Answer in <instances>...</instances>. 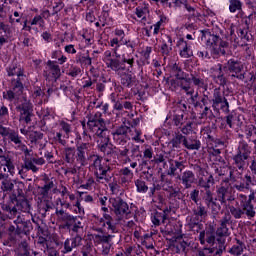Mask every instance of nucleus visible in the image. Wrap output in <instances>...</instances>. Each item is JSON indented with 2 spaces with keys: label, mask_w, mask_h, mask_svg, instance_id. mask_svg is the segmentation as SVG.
Segmentation results:
<instances>
[{
  "label": "nucleus",
  "mask_w": 256,
  "mask_h": 256,
  "mask_svg": "<svg viewBox=\"0 0 256 256\" xmlns=\"http://www.w3.org/2000/svg\"><path fill=\"white\" fill-rule=\"evenodd\" d=\"M205 202L208 207H211V205H215L213 201V194L209 190L206 191Z\"/></svg>",
  "instance_id": "obj_53"
},
{
  "label": "nucleus",
  "mask_w": 256,
  "mask_h": 256,
  "mask_svg": "<svg viewBox=\"0 0 256 256\" xmlns=\"http://www.w3.org/2000/svg\"><path fill=\"white\" fill-rule=\"evenodd\" d=\"M28 138L30 139L31 143H37L39 139H43V133L37 131H30L28 134Z\"/></svg>",
  "instance_id": "obj_42"
},
{
  "label": "nucleus",
  "mask_w": 256,
  "mask_h": 256,
  "mask_svg": "<svg viewBox=\"0 0 256 256\" xmlns=\"http://www.w3.org/2000/svg\"><path fill=\"white\" fill-rule=\"evenodd\" d=\"M171 51H173L172 46L167 45L165 42L161 45V53L163 57H169Z\"/></svg>",
  "instance_id": "obj_48"
},
{
  "label": "nucleus",
  "mask_w": 256,
  "mask_h": 256,
  "mask_svg": "<svg viewBox=\"0 0 256 256\" xmlns=\"http://www.w3.org/2000/svg\"><path fill=\"white\" fill-rule=\"evenodd\" d=\"M243 8V3L240 0H229V11L230 13H237Z\"/></svg>",
  "instance_id": "obj_36"
},
{
  "label": "nucleus",
  "mask_w": 256,
  "mask_h": 256,
  "mask_svg": "<svg viewBox=\"0 0 256 256\" xmlns=\"http://www.w3.org/2000/svg\"><path fill=\"white\" fill-rule=\"evenodd\" d=\"M153 49L150 46H147L143 51H142V57L149 63V59L151 58V52Z\"/></svg>",
  "instance_id": "obj_55"
},
{
  "label": "nucleus",
  "mask_w": 256,
  "mask_h": 256,
  "mask_svg": "<svg viewBox=\"0 0 256 256\" xmlns=\"http://www.w3.org/2000/svg\"><path fill=\"white\" fill-rule=\"evenodd\" d=\"M176 45L180 49V52H179L180 57H182L183 59H189V57H193V50L191 49V46H189L187 41H185V39L180 38L177 41Z\"/></svg>",
  "instance_id": "obj_18"
},
{
  "label": "nucleus",
  "mask_w": 256,
  "mask_h": 256,
  "mask_svg": "<svg viewBox=\"0 0 256 256\" xmlns=\"http://www.w3.org/2000/svg\"><path fill=\"white\" fill-rule=\"evenodd\" d=\"M251 155V147L248 144L242 143L238 147V153L234 156V162L237 168L243 169L247 165V159Z\"/></svg>",
  "instance_id": "obj_10"
},
{
  "label": "nucleus",
  "mask_w": 256,
  "mask_h": 256,
  "mask_svg": "<svg viewBox=\"0 0 256 256\" xmlns=\"http://www.w3.org/2000/svg\"><path fill=\"white\" fill-rule=\"evenodd\" d=\"M7 74L9 77H14V75H16L18 80L13 90L3 92V98L7 99V101H17L21 99V96L23 95V80L25 79L23 69L15 64H11L7 68Z\"/></svg>",
  "instance_id": "obj_3"
},
{
  "label": "nucleus",
  "mask_w": 256,
  "mask_h": 256,
  "mask_svg": "<svg viewBox=\"0 0 256 256\" xmlns=\"http://www.w3.org/2000/svg\"><path fill=\"white\" fill-rule=\"evenodd\" d=\"M102 59L105 65L109 69H112V71H119V69H121V62L113 56L111 50H106Z\"/></svg>",
  "instance_id": "obj_14"
},
{
  "label": "nucleus",
  "mask_w": 256,
  "mask_h": 256,
  "mask_svg": "<svg viewBox=\"0 0 256 256\" xmlns=\"http://www.w3.org/2000/svg\"><path fill=\"white\" fill-rule=\"evenodd\" d=\"M168 163H169V169H168L167 175L174 177L177 169H180V171H183V168H181V167H183V162H179L177 160L170 159L168 161Z\"/></svg>",
  "instance_id": "obj_27"
},
{
  "label": "nucleus",
  "mask_w": 256,
  "mask_h": 256,
  "mask_svg": "<svg viewBox=\"0 0 256 256\" xmlns=\"http://www.w3.org/2000/svg\"><path fill=\"white\" fill-rule=\"evenodd\" d=\"M87 127L93 133L94 139L102 153L109 155V135L111 132L105 126V121L101 118V113H96L88 119Z\"/></svg>",
  "instance_id": "obj_2"
},
{
  "label": "nucleus",
  "mask_w": 256,
  "mask_h": 256,
  "mask_svg": "<svg viewBox=\"0 0 256 256\" xmlns=\"http://www.w3.org/2000/svg\"><path fill=\"white\" fill-rule=\"evenodd\" d=\"M135 185L138 193H147L149 189V187H147V184H145V181L143 180H136Z\"/></svg>",
  "instance_id": "obj_40"
},
{
  "label": "nucleus",
  "mask_w": 256,
  "mask_h": 256,
  "mask_svg": "<svg viewBox=\"0 0 256 256\" xmlns=\"http://www.w3.org/2000/svg\"><path fill=\"white\" fill-rule=\"evenodd\" d=\"M242 209L245 213V215L248 217V219H253L255 217L256 212H255V207L253 206L252 203L249 202H241Z\"/></svg>",
  "instance_id": "obj_30"
},
{
  "label": "nucleus",
  "mask_w": 256,
  "mask_h": 256,
  "mask_svg": "<svg viewBox=\"0 0 256 256\" xmlns=\"http://www.w3.org/2000/svg\"><path fill=\"white\" fill-rule=\"evenodd\" d=\"M79 243H81L80 237L66 239L64 242L65 253H70V251H73L74 247H77V245H79Z\"/></svg>",
  "instance_id": "obj_28"
},
{
  "label": "nucleus",
  "mask_w": 256,
  "mask_h": 256,
  "mask_svg": "<svg viewBox=\"0 0 256 256\" xmlns=\"http://www.w3.org/2000/svg\"><path fill=\"white\" fill-rule=\"evenodd\" d=\"M184 142H185V136L178 134L172 140V145H173V147H175L177 149V148H179V145H181V143L183 144Z\"/></svg>",
  "instance_id": "obj_47"
},
{
  "label": "nucleus",
  "mask_w": 256,
  "mask_h": 256,
  "mask_svg": "<svg viewBox=\"0 0 256 256\" xmlns=\"http://www.w3.org/2000/svg\"><path fill=\"white\" fill-rule=\"evenodd\" d=\"M70 202L66 204L67 209L79 217L85 215V208L81 206V200L75 196V194H68Z\"/></svg>",
  "instance_id": "obj_12"
},
{
  "label": "nucleus",
  "mask_w": 256,
  "mask_h": 256,
  "mask_svg": "<svg viewBox=\"0 0 256 256\" xmlns=\"http://www.w3.org/2000/svg\"><path fill=\"white\" fill-rule=\"evenodd\" d=\"M91 151V143L85 142L80 144L75 151V148L66 149V159L68 163L72 161H76L80 163V165H87V153Z\"/></svg>",
  "instance_id": "obj_6"
},
{
  "label": "nucleus",
  "mask_w": 256,
  "mask_h": 256,
  "mask_svg": "<svg viewBox=\"0 0 256 256\" xmlns=\"http://www.w3.org/2000/svg\"><path fill=\"white\" fill-rule=\"evenodd\" d=\"M165 219H167V215H165V211H164V214H159V213H156L153 217H152V223L153 225H161V222L162 223H165Z\"/></svg>",
  "instance_id": "obj_39"
},
{
  "label": "nucleus",
  "mask_w": 256,
  "mask_h": 256,
  "mask_svg": "<svg viewBox=\"0 0 256 256\" xmlns=\"http://www.w3.org/2000/svg\"><path fill=\"white\" fill-rule=\"evenodd\" d=\"M212 103H213L212 106L214 107V109H217V107L221 105L222 111L224 113H229V102L227 101V98L221 95V92L219 90L214 91Z\"/></svg>",
  "instance_id": "obj_15"
},
{
  "label": "nucleus",
  "mask_w": 256,
  "mask_h": 256,
  "mask_svg": "<svg viewBox=\"0 0 256 256\" xmlns=\"http://www.w3.org/2000/svg\"><path fill=\"white\" fill-rule=\"evenodd\" d=\"M83 39L85 40L86 45H91V43H93V32L91 30H86L83 34H82Z\"/></svg>",
  "instance_id": "obj_45"
},
{
  "label": "nucleus",
  "mask_w": 256,
  "mask_h": 256,
  "mask_svg": "<svg viewBox=\"0 0 256 256\" xmlns=\"http://www.w3.org/2000/svg\"><path fill=\"white\" fill-rule=\"evenodd\" d=\"M227 223H229V219L224 218L221 221L220 227L216 230V235L218 237H229V228H227Z\"/></svg>",
  "instance_id": "obj_29"
},
{
  "label": "nucleus",
  "mask_w": 256,
  "mask_h": 256,
  "mask_svg": "<svg viewBox=\"0 0 256 256\" xmlns=\"http://www.w3.org/2000/svg\"><path fill=\"white\" fill-rule=\"evenodd\" d=\"M173 122L176 127H179V125H183V114L181 115H175L173 117Z\"/></svg>",
  "instance_id": "obj_61"
},
{
  "label": "nucleus",
  "mask_w": 256,
  "mask_h": 256,
  "mask_svg": "<svg viewBox=\"0 0 256 256\" xmlns=\"http://www.w3.org/2000/svg\"><path fill=\"white\" fill-rule=\"evenodd\" d=\"M195 181V174H193L191 171H185L182 174V183L185 185L186 189H189L191 187V184Z\"/></svg>",
  "instance_id": "obj_31"
},
{
  "label": "nucleus",
  "mask_w": 256,
  "mask_h": 256,
  "mask_svg": "<svg viewBox=\"0 0 256 256\" xmlns=\"http://www.w3.org/2000/svg\"><path fill=\"white\" fill-rule=\"evenodd\" d=\"M44 75L46 79H52L54 81H57L59 77H61V68H59V65H57L56 62L48 61L46 70L44 71Z\"/></svg>",
  "instance_id": "obj_13"
},
{
  "label": "nucleus",
  "mask_w": 256,
  "mask_h": 256,
  "mask_svg": "<svg viewBox=\"0 0 256 256\" xmlns=\"http://www.w3.org/2000/svg\"><path fill=\"white\" fill-rule=\"evenodd\" d=\"M229 253H231V255H236V256H239L243 253V244L241 243H238V245H234Z\"/></svg>",
  "instance_id": "obj_46"
},
{
  "label": "nucleus",
  "mask_w": 256,
  "mask_h": 256,
  "mask_svg": "<svg viewBox=\"0 0 256 256\" xmlns=\"http://www.w3.org/2000/svg\"><path fill=\"white\" fill-rule=\"evenodd\" d=\"M53 187H54L53 181L46 183L44 187H42V195H47L49 191L53 189Z\"/></svg>",
  "instance_id": "obj_57"
},
{
  "label": "nucleus",
  "mask_w": 256,
  "mask_h": 256,
  "mask_svg": "<svg viewBox=\"0 0 256 256\" xmlns=\"http://www.w3.org/2000/svg\"><path fill=\"white\" fill-rule=\"evenodd\" d=\"M15 187V184L11 180H4L2 181L1 189L4 192L13 191V188Z\"/></svg>",
  "instance_id": "obj_43"
},
{
  "label": "nucleus",
  "mask_w": 256,
  "mask_h": 256,
  "mask_svg": "<svg viewBox=\"0 0 256 256\" xmlns=\"http://www.w3.org/2000/svg\"><path fill=\"white\" fill-rule=\"evenodd\" d=\"M120 180L122 184L131 183L133 181V171L129 167L120 170Z\"/></svg>",
  "instance_id": "obj_26"
},
{
  "label": "nucleus",
  "mask_w": 256,
  "mask_h": 256,
  "mask_svg": "<svg viewBox=\"0 0 256 256\" xmlns=\"http://www.w3.org/2000/svg\"><path fill=\"white\" fill-rule=\"evenodd\" d=\"M149 13V3L147 2L140 3L135 9V15L138 17V19H141V21H147V16Z\"/></svg>",
  "instance_id": "obj_21"
},
{
  "label": "nucleus",
  "mask_w": 256,
  "mask_h": 256,
  "mask_svg": "<svg viewBox=\"0 0 256 256\" xmlns=\"http://www.w3.org/2000/svg\"><path fill=\"white\" fill-rule=\"evenodd\" d=\"M107 201H109L107 196L100 195L98 197V203L101 205V211H103V214L101 218H96L95 220V225L97 227L96 231L100 233L92 235L95 245L109 243V241H111V237H113L110 233H117V225L113 223V217L107 214L109 211Z\"/></svg>",
  "instance_id": "obj_1"
},
{
  "label": "nucleus",
  "mask_w": 256,
  "mask_h": 256,
  "mask_svg": "<svg viewBox=\"0 0 256 256\" xmlns=\"http://www.w3.org/2000/svg\"><path fill=\"white\" fill-rule=\"evenodd\" d=\"M226 68L230 71V73H241V64L233 59L228 60Z\"/></svg>",
  "instance_id": "obj_33"
},
{
  "label": "nucleus",
  "mask_w": 256,
  "mask_h": 256,
  "mask_svg": "<svg viewBox=\"0 0 256 256\" xmlns=\"http://www.w3.org/2000/svg\"><path fill=\"white\" fill-rule=\"evenodd\" d=\"M60 131H64V133H66V135H69V133H71V124H69L65 121H61L60 122Z\"/></svg>",
  "instance_id": "obj_52"
},
{
  "label": "nucleus",
  "mask_w": 256,
  "mask_h": 256,
  "mask_svg": "<svg viewBox=\"0 0 256 256\" xmlns=\"http://www.w3.org/2000/svg\"><path fill=\"white\" fill-rule=\"evenodd\" d=\"M45 27V21L41 16H35L33 20L30 22V25L27 22L24 23L23 29L27 31H31V29H35V31H39V29H43Z\"/></svg>",
  "instance_id": "obj_20"
},
{
  "label": "nucleus",
  "mask_w": 256,
  "mask_h": 256,
  "mask_svg": "<svg viewBox=\"0 0 256 256\" xmlns=\"http://www.w3.org/2000/svg\"><path fill=\"white\" fill-rule=\"evenodd\" d=\"M214 76L219 79V85H225V78L223 77V68L221 64L217 65V69L214 73Z\"/></svg>",
  "instance_id": "obj_41"
},
{
  "label": "nucleus",
  "mask_w": 256,
  "mask_h": 256,
  "mask_svg": "<svg viewBox=\"0 0 256 256\" xmlns=\"http://www.w3.org/2000/svg\"><path fill=\"white\" fill-rule=\"evenodd\" d=\"M56 215L58 217V219H60L61 221H64V223H66V227L70 228L72 223H75V220L77 219V217L66 213L64 210H56Z\"/></svg>",
  "instance_id": "obj_22"
},
{
  "label": "nucleus",
  "mask_w": 256,
  "mask_h": 256,
  "mask_svg": "<svg viewBox=\"0 0 256 256\" xmlns=\"http://www.w3.org/2000/svg\"><path fill=\"white\" fill-rule=\"evenodd\" d=\"M64 51L66 53H70L71 55H75V53H77V50L73 44L66 45Z\"/></svg>",
  "instance_id": "obj_62"
},
{
  "label": "nucleus",
  "mask_w": 256,
  "mask_h": 256,
  "mask_svg": "<svg viewBox=\"0 0 256 256\" xmlns=\"http://www.w3.org/2000/svg\"><path fill=\"white\" fill-rule=\"evenodd\" d=\"M2 209L5 213H8L9 219H14L17 216V206L11 207L9 205H4Z\"/></svg>",
  "instance_id": "obj_38"
},
{
  "label": "nucleus",
  "mask_w": 256,
  "mask_h": 256,
  "mask_svg": "<svg viewBox=\"0 0 256 256\" xmlns=\"http://www.w3.org/2000/svg\"><path fill=\"white\" fill-rule=\"evenodd\" d=\"M159 21L156 22L153 26H151V29H153V35H159V32L161 31V27H165L167 25V16L163 14L161 11L158 12Z\"/></svg>",
  "instance_id": "obj_25"
},
{
  "label": "nucleus",
  "mask_w": 256,
  "mask_h": 256,
  "mask_svg": "<svg viewBox=\"0 0 256 256\" xmlns=\"http://www.w3.org/2000/svg\"><path fill=\"white\" fill-rule=\"evenodd\" d=\"M222 35V39L219 36L211 37V47L216 55H225V49H229V44L231 40L237 41V36L235 35V26L233 24L227 30V34H224L223 31L220 32Z\"/></svg>",
  "instance_id": "obj_4"
},
{
  "label": "nucleus",
  "mask_w": 256,
  "mask_h": 256,
  "mask_svg": "<svg viewBox=\"0 0 256 256\" xmlns=\"http://www.w3.org/2000/svg\"><path fill=\"white\" fill-rule=\"evenodd\" d=\"M80 187L87 191H93V189H95V180L93 178H89L86 183L82 184Z\"/></svg>",
  "instance_id": "obj_44"
},
{
  "label": "nucleus",
  "mask_w": 256,
  "mask_h": 256,
  "mask_svg": "<svg viewBox=\"0 0 256 256\" xmlns=\"http://www.w3.org/2000/svg\"><path fill=\"white\" fill-rule=\"evenodd\" d=\"M207 235H209V232H205V231L200 232L199 241H200L201 245H205V242L207 241V239H205V238L207 237Z\"/></svg>",
  "instance_id": "obj_64"
},
{
  "label": "nucleus",
  "mask_w": 256,
  "mask_h": 256,
  "mask_svg": "<svg viewBox=\"0 0 256 256\" xmlns=\"http://www.w3.org/2000/svg\"><path fill=\"white\" fill-rule=\"evenodd\" d=\"M173 72L174 78L170 80L171 87H174V89L180 87L187 95H193V90H191V79L187 77V74L177 65H174Z\"/></svg>",
  "instance_id": "obj_7"
},
{
  "label": "nucleus",
  "mask_w": 256,
  "mask_h": 256,
  "mask_svg": "<svg viewBox=\"0 0 256 256\" xmlns=\"http://www.w3.org/2000/svg\"><path fill=\"white\" fill-rule=\"evenodd\" d=\"M183 145L184 147H186V149H189L190 151H198V149L201 148V142L187 138L184 139Z\"/></svg>",
  "instance_id": "obj_32"
},
{
  "label": "nucleus",
  "mask_w": 256,
  "mask_h": 256,
  "mask_svg": "<svg viewBox=\"0 0 256 256\" xmlns=\"http://www.w3.org/2000/svg\"><path fill=\"white\" fill-rule=\"evenodd\" d=\"M8 139H10V141H12V143H15V145H17L18 149H20L21 151H23V153L26 155H29L30 151L27 148V146H25L23 144V142L21 141V137H19V133L15 132V130H10V133L7 136Z\"/></svg>",
  "instance_id": "obj_19"
},
{
  "label": "nucleus",
  "mask_w": 256,
  "mask_h": 256,
  "mask_svg": "<svg viewBox=\"0 0 256 256\" xmlns=\"http://www.w3.org/2000/svg\"><path fill=\"white\" fill-rule=\"evenodd\" d=\"M111 101L114 103V109H116V111H121L123 109V104H121L119 101H115L113 95L111 96Z\"/></svg>",
  "instance_id": "obj_63"
},
{
  "label": "nucleus",
  "mask_w": 256,
  "mask_h": 256,
  "mask_svg": "<svg viewBox=\"0 0 256 256\" xmlns=\"http://www.w3.org/2000/svg\"><path fill=\"white\" fill-rule=\"evenodd\" d=\"M69 75L70 77H79V75H81V68L73 67L72 69H70Z\"/></svg>",
  "instance_id": "obj_60"
},
{
  "label": "nucleus",
  "mask_w": 256,
  "mask_h": 256,
  "mask_svg": "<svg viewBox=\"0 0 256 256\" xmlns=\"http://www.w3.org/2000/svg\"><path fill=\"white\" fill-rule=\"evenodd\" d=\"M109 202L113 207V211L117 217L120 219H129L131 217V209L129 204L123 201L121 198H110Z\"/></svg>",
  "instance_id": "obj_9"
},
{
  "label": "nucleus",
  "mask_w": 256,
  "mask_h": 256,
  "mask_svg": "<svg viewBox=\"0 0 256 256\" xmlns=\"http://www.w3.org/2000/svg\"><path fill=\"white\" fill-rule=\"evenodd\" d=\"M128 135L130 137L128 139H132V141H135L136 143H145V141L141 139V130L130 128Z\"/></svg>",
  "instance_id": "obj_34"
},
{
  "label": "nucleus",
  "mask_w": 256,
  "mask_h": 256,
  "mask_svg": "<svg viewBox=\"0 0 256 256\" xmlns=\"http://www.w3.org/2000/svg\"><path fill=\"white\" fill-rule=\"evenodd\" d=\"M194 215L203 219V217L207 215V210L205 209V206H198V208L194 210Z\"/></svg>",
  "instance_id": "obj_51"
},
{
  "label": "nucleus",
  "mask_w": 256,
  "mask_h": 256,
  "mask_svg": "<svg viewBox=\"0 0 256 256\" xmlns=\"http://www.w3.org/2000/svg\"><path fill=\"white\" fill-rule=\"evenodd\" d=\"M125 30L120 29V28H116L114 30V37L112 39H110L109 41V45L110 47H112L114 55L116 57H119V55L117 54V51H119V48L122 45H128L129 41H127V39H125Z\"/></svg>",
  "instance_id": "obj_11"
},
{
  "label": "nucleus",
  "mask_w": 256,
  "mask_h": 256,
  "mask_svg": "<svg viewBox=\"0 0 256 256\" xmlns=\"http://www.w3.org/2000/svg\"><path fill=\"white\" fill-rule=\"evenodd\" d=\"M93 167L95 169V175L99 183H109L111 176H107V173L111 171V167L107 164V160L100 158L99 156H95L93 160Z\"/></svg>",
  "instance_id": "obj_8"
},
{
  "label": "nucleus",
  "mask_w": 256,
  "mask_h": 256,
  "mask_svg": "<svg viewBox=\"0 0 256 256\" xmlns=\"http://www.w3.org/2000/svg\"><path fill=\"white\" fill-rule=\"evenodd\" d=\"M18 109L20 113V121H24V123H30L31 117L33 116L31 103L25 100V102L19 106Z\"/></svg>",
  "instance_id": "obj_17"
},
{
  "label": "nucleus",
  "mask_w": 256,
  "mask_h": 256,
  "mask_svg": "<svg viewBox=\"0 0 256 256\" xmlns=\"http://www.w3.org/2000/svg\"><path fill=\"white\" fill-rule=\"evenodd\" d=\"M11 128L4 127L3 125H0V135L2 137H9V134L11 133Z\"/></svg>",
  "instance_id": "obj_59"
},
{
  "label": "nucleus",
  "mask_w": 256,
  "mask_h": 256,
  "mask_svg": "<svg viewBox=\"0 0 256 256\" xmlns=\"http://www.w3.org/2000/svg\"><path fill=\"white\" fill-rule=\"evenodd\" d=\"M245 184H246L247 189H249L251 186H255L256 185L255 177L246 175L245 176Z\"/></svg>",
  "instance_id": "obj_56"
},
{
  "label": "nucleus",
  "mask_w": 256,
  "mask_h": 256,
  "mask_svg": "<svg viewBox=\"0 0 256 256\" xmlns=\"http://www.w3.org/2000/svg\"><path fill=\"white\" fill-rule=\"evenodd\" d=\"M30 156H31V152L29 153V155H25L26 160L24 162V169H26L27 171H33V173H37L39 171V168L35 166L32 159L29 160V158H27Z\"/></svg>",
  "instance_id": "obj_35"
},
{
  "label": "nucleus",
  "mask_w": 256,
  "mask_h": 256,
  "mask_svg": "<svg viewBox=\"0 0 256 256\" xmlns=\"http://www.w3.org/2000/svg\"><path fill=\"white\" fill-rule=\"evenodd\" d=\"M129 131H131V128L127 126H120L115 132L112 133L114 141L118 143V145L127 143V139H130Z\"/></svg>",
  "instance_id": "obj_16"
},
{
  "label": "nucleus",
  "mask_w": 256,
  "mask_h": 256,
  "mask_svg": "<svg viewBox=\"0 0 256 256\" xmlns=\"http://www.w3.org/2000/svg\"><path fill=\"white\" fill-rule=\"evenodd\" d=\"M217 195L221 205H224L226 209H229L230 213L233 215V217H235V219H241L243 215V210L235 208V206H233L235 197L233 196V194H231V188H229V186H221L217 190Z\"/></svg>",
  "instance_id": "obj_5"
},
{
  "label": "nucleus",
  "mask_w": 256,
  "mask_h": 256,
  "mask_svg": "<svg viewBox=\"0 0 256 256\" xmlns=\"http://www.w3.org/2000/svg\"><path fill=\"white\" fill-rule=\"evenodd\" d=\"M0 165H5L8 169L10 175H15V165L11 161V158L5 156L3 153V149L0 148Z\"/></svg>",
  "instance_id": "obj_23"
},
{
  "label": "nucleus",
  "mask_w": 256,
  "mask_h": 256,
  "mask_svg": "<svg viewBox=\"0 0 256 256\" xmlns=\"http://www.w3.org/2000/svg\"><path fill=\"white\" fill-rule=\"evenodd\" d=\"M115 155H117L118 159H123V157H127L129 154V149L123 148V149H118L115 148L114 150Z\"/></svg>",
  "instance_id": "obj_50"
},
{
  "label": "nucleus",
  "mask_w": 256,
  "mask_h": 256,
  "mask_svg": "<svg viewBox=\"0 0 256 256\" xmlns=\"http://www.w3.org/2000/svg\"><path fill=\"white\" fill-rule=\"evenodd\" d=\"M10 37L11 32L9 30V26L4 23H0V47H3L5 43H9Z\"/></svg>",
  "instance_id": "obj_24"
},
{
  "label": "nucleus",
  "mask_w": 256,
  "mask_h": 256,
  "mask_svg": "<svg viewBox=\"0 0 256 256\" xmlns=\"http://www.w3.org/2000/svg\"><path fill=\"white\" fill-rule=\"evenodd\" d=\"M168 6L170 9H179L183 6V2L182 0H171Z\"/></svg>",
  "instance_id": "obj_54"
},
{
  "label": "nucleus",
  "mask_w": 256,
  "mask_h": 256,
  "mask_svg": "<svg viewBox=\"0 0 256 256\" xmlns=\"http://www.w3.org/2000/svg\"><path fill=\"white\" fill-rule=\"evenodd\" d=\"M193 131V123L189 122L182 128L184 135H189Z\"/></svg>",
  "instance_id": "obj_58"
},
{
  "label": "nucleus",
  "mask_w": 256,
  "mask_h": 256,
  "mask_svg": "<svg viewBox=\"0 0 256 256\" xmlns=\"http://www.w3.org/2000/svg\"><path fill=\"white\" fill-rule=\"evenodd\" d=\"M133 81H135V75L131 73L124 74L121 78V83L125 87H131V83H133Z\"/></svg>",
  "instance_id": "obj_37"
},
{
  "label": "nucleus",
  "mask_w": 256,
  "mask_h": 256,
  "mask_svg": "<svg viewBox=\"0 0 256 256\" xmlns=\"http://www.w3.org/2000/svg\"><path fill=\"white\" fill-rule=\"evenodd\" d=\"M32 97L35 99V103H41V97H43V90H41V88H35Z\"/></svg>",
  "instance_id": "obj_49"
}]
</instances>
